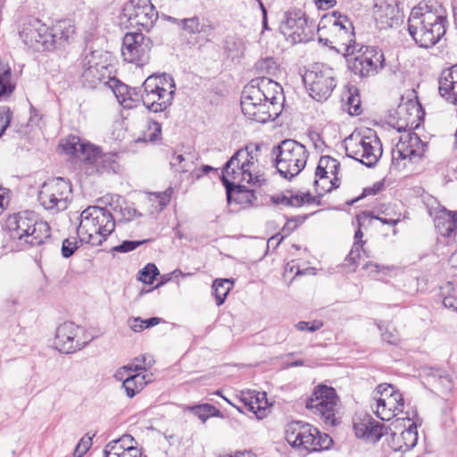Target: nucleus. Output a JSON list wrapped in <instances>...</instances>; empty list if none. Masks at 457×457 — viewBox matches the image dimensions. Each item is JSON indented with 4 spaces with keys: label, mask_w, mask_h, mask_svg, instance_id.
Returning a JSON list of instances; mask_svg holds the SVG:
<instances>
[{
    "label": "nucleus",
    "mask_w": 457,
    "mask_h": 457,
    "mask_svg": "<svg viewBox=\"0 0 457 457\" xmlns=\"http://www.w3.org/2000/svg\"><path fill=\"white\" fill-rule=\"evenodd\" d=\"M259 150V145H247L237 150L226 162L222 170L221 181L226 188L228 204L235 203L245 207L253 205L256 201L253 190L238 184L245 181L261 187L265 183L264 174L258 169L257 153Z\"/></svg>",
    "instance_id": "1"
},
{
    "label": "nucleus",
    "mask_w": 457,
    "mask_h": 457,
    "mask_svg": "<svg viewBox=\"0 0 457 457\" xmlns=\"http://www.w3.org/2000/svg\"><path fill=\"white\" fill-rule=\"evenodd\" d=\"M109 87L123 108L132 109L142 102L153 112H164L170 106L176 90L172 77L166 73L149 76L142 85L143 93L120 83L115 78L111 80Z\"/></svg>",
    "instance_id": "2"
},
{
    "label": "nucleus",
    "mask_w": 457,
    "mask_h": 457,
    "mask_svg": "<svg viewBox=\"0 0 457 457\" xmlns=\"http://www.w3.org/2000/svg\"><path fill=\"white\" fill-rule=\"evenodd\" d=\"M446 17L433 11L428 4H419L411 9L408 19V31L415 43L429 48L439 42L445 34Z\"/></svg>",
    "instance_id": "3"
},
{
    "label": "nucleus",
    "mask_w": 457,
    "mask_h": 457,
    "mask_svg": "<svg viewBox=\"0 0 457 457\" xmlns=\"http://www.w3.org/2000/svg\"><path fill=\"white\" fill-rule=\"evenodd\" d=\"M75 33V27L71 21H57L51 29L39 20H33L21 32L26 45L37 50H52Z\"/></svg>",
    "instance_id": "4"
},
{
    "label": "nucleus",
    "mask_w": 457,
    "mask_h": 457,
    "mask_svg": "<svg viewBox=\"0 0 457 457\" xmlns=\"http://www.w3.org/2000/svg\"><path fill=\"white\" fill-rule=\"evenodd\" d=\"M114 228V219L106 208L88 206L80 214L77 231L82 241L92 245H99L113 232Z\"/></svg>",
    "instance_id": "5"
},
{
    "label": "nucleus",
    "mask_w": 457,
    "mask_h": 457,
    "mask_svg": "<svg viewBox=\"0 0 457 457\" xmlns=\"http://www.w3.org/2000/svg\"><path fill=\"white\" fill-rule=\"evenodd\" d=\"M11 237L18 240L21 245H40L50 239V226L47 222L37 220L33 213L19 212L9 220Z\"/></svg>",
    "instance_id": "6"
},
{
    "label": "nucleus",
    "mask_w": 457,
    "mask_h": 457,
    "mask_svg": "<svg viewBox=\"0 0 457 457\" xmlns=\"http://www.w3.org/2000/svg\"><path fill=\"white\" fill-rule=\"evenodd\" d=\"M278 172L290 180L305 167L308 152L305 146L294 139L283 140L271 151Z\"/></svg>",
    "instance_id": "7"
},
{
    "label": "nucleus",
    "mask_w": 457,
    "mask_h": 457,
    "mask_svg": "<svg viewBox=\"0 0 457 457\" xmlns=\"http://www.w3.org/2000/svg\"><path fill=\"white\" fill-rule=\"evenodd\" d=\"M286 440L303 454L327 450L332 444L331 437L321 434L309 423L293 421L286 428Z\"/></svg>",
    "instance_id": "8"
},
{
    "label": "nucleus",
    "mask_w": 457,
    "mask_h": 457,
    "mask_svg": "<svg viewBox=\"0 0 457 457\" xmlns=\"http://www.w3.org/2000/svg\"><path fill=\"white\" fill-rule=\"evenodd\" d=\"M344 143L346 155L369 168L375 166L382 156L381 141L372 132L366 136L352 134Z\"/></svg>",
    "instance_id": "9"
},
{
    "label": "nucleus",
    "mask_w": 457,
    "mask_h": 457,
    "mask_svg": "<svg viewBox=\"0 0 457 457\" xmlns=\"http://www.w3.org/2000/svg\"><path fill=\"white\" fill-rule=\"evenodd\" d=\"M338 405L339 398L336 390L331 386L320 385L314 388L312 395L306 401L305 407L326 425L336 426Z\"/></svg>",
    "instance_id": "10"
},
{
    "label": "nucleus",
    "mask_w": 457,
    "mask_h": 457,
    "mask_svg": "<svg viewBox=\"0 0 457 457\" xmlns=\"http://www.w3.org/2000/svg\"><path fill=\"white\" fill-rule=\"evenodd\" d=\"M303 81L310 96L318 102L326 101L337 86L334 70L319 64L305 71Z\"/></svg>",
    "instance_id": "11"
},
{
    "label": "nucleus",
    "mask_w": 457,
    "mask_h": 457,
    "mask_svg": "<svg viewBox=\"0 0 457 457\" xmlns=\"http://www.w3.org/2000/svg\"><path fill=\"white\" fill-rule=\"evenodd\" d=\"M315 25L309 21L302 10L288 11L279 25V30L292 44L306 43L314 37Z\"/></svg>",
    "instance_id": "12"
},
{
    "label": "nucleus",
    "mask_w": 457,
    "mask_h": 457,
    "mask_svg": "<svg viewBox=\"0 0 457 457\" xmlns=\"http://www.w3.org/2000/svg\"><path fill=\"white\" fill-rule=\"evenodd\" d=\"M71 194V183L62 178H56L42 185L38 201L46 210L60 212L67 209Z\"/></svg>",
    "instance_id": "13"
},
{
    "label": "nucleus",
    "mask_w": 457,
    "mask_h": 457,
    "mask_svg": "<svg viewBox=\"0 0 457 457\" xmlns=\"http://www.w3.org/2000/svg\"><path fill=\"white\" fill-rule=\"evenodd\" d=\"M113 79L108 63L100 51H92L84 57L81 72V82L84 87L89 88H96L101 85L109 87Z\"/></svg>",
    "instance_id": "14"
},
{
    "label": "nucleus",
    "mask_w": 457,
    "mask_h": 457,
    "mask_svg": "<svg viewBox=\"0 0 457 457\" xmlns=\"http://www.w3.org/2000/svg\"><path fill=\"white\" fill-rule=\"evenodd\" d=\"M262 94L254 88V85L247 84L242 92L241 109L249 120L265 123L277 118L276 109L262 98Z\"/></svg>",
    "instance_id": "15"
},
{
    "label": "nucleus",
    "mask_w": 457,
    "mask_h": 457,
    "mask_svg": "<svg viewBox=\"0 0 457 457\" xmlns=\"http://www.w3.org/2000/svg\"><path fill=\"white\" fill-rule=\"evenodd\" d=\"M376 414L382 420H390L403 412L402 394L390 384H380L376 388Z\"/></svg>",
    "instance_id": "16"
},
{
    "label": "nucleus",
    "mask_w": 457,
    "mask_h": 457,
    "mask_svg": "<svg viewBox=\"0 0 457 457\" xmlns=\"http://www.w3.org/2000/svg\"><path fill=\"white\" fill-rule=\"evenodd\" d=\"M152 40L141 32H127L123 37L121 54L125 62L144 66L148 62Z\"/></svg>",
    "instance_id": "17"
},
{
    "label": "nucleus",
    "mask_w": 457,
    "mask_h": 457,
    "mask_svg": "<svg viewBox=\"0 0 457 457\" xmlns=\"http://www.w3.org/2000/svg\"><path fill=\"white\" fill-rule=\"evenodd\" d=\"M384 54L378 48L367 46L365 50L347 59L349 70L360 78H368L378 73L384 66Z\"/></svg>",
    "instance_id": "18"
},
{
    "label": "nucleus",
    "mask_w": 457,
    "mask_h": 457,
    "mask_svg": "<svg viewBox=\"0 0 457 457\" xmlns=\"http://www.w3.org/2000/svg\"><path fill=\"white\" fill-rule=\"evenodd\" d=\"M82 327L71 321L63 322L56 328L54 345L62 353H72L84 348L88 340Z\"/></svg>",
    "instance_id": "19"
},
{
    "label": "nucleus",
    "mask_w": 457,
    "mask_h": 457,
    "mask_svg": "<svg viewBox=\"0 0 457 457\" xmlns=\"http://www.w3.org/2000/svg\"><path fill=\"white\" fill-rule=\"evenodd\" d=\"M122 14L131 26H138L149 31L158 19V12L150 0H129L122 9Z\"/></svg>",
    "instance_id": "20"
},
{
    "label": "nucleus",
    "mask_w": 457,
    "mask_h": 457,
    "mask_svg": "<svg viewBox=\"0 0 457 457\" xmlns=\"http://www.w3.org/2000/svg\"><path fill=\"white\" fill-rule=\"evenodd\" d=\"M426 144L414 132H407L400 136L392 151V163L400 166V161L418 162L425 152Z\"/></svg>",
    "instance_id": "21"
},
{
    "label": "nucleus",
    "mask_w": 457,
    "mask_h": 457,
    "mask_svg": "<svg viewBox=\"0 0 457 457\" xmlns=\"http://www.w3.org/2000/svg\"><path fill=\"white\" fill-rule=\"evenodd\" d=\"M249 85H254V88L262 94V98L276 109L277 116L280 112L281 101L284 99L283 88L276 81L266 77L252 79Z\"/></svg>",
    "instance_id": "22"
},
{
    "label": "nucleus",
    "mask_w": 457,
    "mask_h": 457,
    "mask_svg": "<svg viewBox=\"0 0 457 457\" xmlns=\"http://www.w3.org/2000/svg\"><path fill=\"white\" fill-rule=\"evenodd\" d=\"M85 165L87 167V172L103 173L109 171H115L117 163L115 162V155L110 153L102 154L98 147L93 146L89 154V158L87 160Z\"/></svg>",
    "instance_id": "23"
},
{
    "label": "nucleus",
    "mask_w": 457,
    "mask_h": 457,
    "mask_svg": "<svg viewBox=\"0 0 457 457\" xmlns=\"http://www.w3.org/2000/svg\"><path fill=\"white\" fill-rule=\"evenodd\" d=\"M60 146L65 154L72 155L85 164L94 145L83 141L78 136L70 135L62 141Z\"/></svg>",
    "instance_id": "24"
},
{
    "label": "nucleus",
    "mask_w": 457,
    "mask_h": 457,
    "mask_svg": "<svg viewBox=\"0 0 457 457\" xmlns=\"http://www.w3.org/2000/svg\"><path fill=\"white\" fill-rule=\"evenodd\" d=\"M430 215L433 212L429 211ZM435 228L443 237H449L457 228V211H448L445 207H439L434 213Z\"/></svg>",
    "instance_id": "25"
},
{
    "label": "nucleus",
    "mask_w": 457,
    "mask_h": 457,
    "mask_svg": "<svg viewBox=\"0 0 457 457\" xmlns=\"http://www.w3.org/2000/svg\"><path fill=\"white\" fill-rule=\"evenodd\" d=\"M374 18L379 29L392 28L397 21V7L386 0L374 4Z\"/></svg>",
    "instance_id": "26"
},
{
    "label": "nucleus",
    "mask_w": 457,
    "mask_h": 457,
    "mask_svg": "<svg viewBox=\"0 0 457 457\" xmlns=\"http://www.w3.org/2000/svg\"><path fill=\"white\" fill-rule=\"evenodd\" d=\"M356 435L365 437L371 442L378 441L384 434L386 433V428L379 421L375 420L370 416L363 418L359 423L355 424Z\"/></svg>",
    "instance_id": "27"
},
{
    "label": "nucleus",
    "mask_w": 457,
    "mask_h": 457,
    "mask_svg": "<svg viewBox=\"0 0 457 457\" xmlns=\"http://www.w3.org/2000/svg\"><path fill=\"white\" fill-rule=\"evenodd\" d=\"M418 442L417 427L411 423L408 428L404 429L401 434H393L394 450L399 452H407L412 449Z\"/></svg>",
    "instance_id": "28"
},
{
    "label": "nucleus",
    "mask_w": 457,
    "mask_h": 457,
    "mask_svg": "<svg viewBox=\"0 0 457 457\" xmlns=\"http://www.w3.org/2000/svg\"><path fill=\"white\" fill-rule=\"evenodd\" d=\"M271 200L276 204H282L288 207H300L303 204H310L314 200V197L310 193L293 194L291 191L276 195L271 197Z\"/></svg>",
    "instance_id": "29"
},
{
    "label": "nucleus",
    "mask_w": 457,
    "mask_h": 457,
    "mask_svg": "<svg viewBox=\"0 0 457 457\" xmlns=\"http://www.w3.org/2000/svg\"><path fill=\"white\" fill-rule=\"evenodd\" d=\"M147 383L148 380H146L145 375H141L140 373L128 374L123 379L122 388L125 390L127 396L132 398L141 392Z\"/></svg>",
    "instance_id": "30"
},
{
    "label": "nucleus",
    "mask_w": 457,
    "mask_h": 457,
    "mask_svg": "<svg viewBox=\"0 0 457 457\" xmlns=\"http://www.w3.org/2000/svg\"><path fill=\"white\" fill-rule=\"evenodd\" d=\"M245 49V43L242 38L229 36L224 41V51L232 61L244 57Z\"/></svg>",
    "instance_id": "31"
},
{
    "label": "nucleus",
    "mask_w": 457,
    "mask_h": 457,
    "mask_svg": "<svg viewBox=\"0 0 457 457\" xmlns=\"http://www.w3.org/2000/svg\"><path fill=\"white\" fill-rule=\"evenodd\" d=\"M14 90V84L12 81V71L8 65L0 62V100L9 96Z\"/></svg>",
    "instance_id": "32"
},
{
    "label": "nucleus",
    "mask_w": 457,
    "mask_h": 457,
    "mask_svg": "<svg viewBox=\"0 0 457 457\" xmlns=\"http://www.w3.org/2000/svg\"><path fill=\"white\" fill-rule=\"evenodd\" d=\"M322 165L327 169V171L328 174H331L334 176L332 179H330L331 187L325 190L326 192L331 191L332 188H337L339 187L338 179H337V173L340 168V162L330 156H321L320 157V168Z\"/></svg>",
    "instance_id": "33"
},
{
    "label": "nucleus",
    "mask_w": 457,
    "mask_h": 457,
    "mask_svg": "<svg viewBox=\"0 0 457 457\" xmlns=\"http://www.w3.org/2000/svg\"><path fill=\"white\" fill-rule=\"evenodd\" d=\"M233 287V282L230 279H215L212 284L213 294L217 305H221Z\"/></svg>",
    "instance_id": "34"
},
{
    "label": "nucleus",
    "mask_w": 457,
    "mask_h": 457,
    "mask_svg": "<svg viewBox=\"0 0 457 457\" xmlns=\"http://www.w3.org/2000/svg\"><path fill=\"white\" fill-rule=\"evenodd\" d=\"M170 164L174 171L178 172H188L194 165L193 158L188 155L173 154Z\"/></svg>",
    "instance_id": "35"
},
{
    "label": "nucleus",
    "mask_w": 457,
    "mask_h": 457,
    "mask_svg": "<svg viewBox=\"0 0 457 457\" xmlns=\"http://www.w3.org/2000/svg\"><path fill=\"white\" fill-rule=\"evenodd\" d=\"M438 83V90L448 92L447 90L453 89V84H457V64L443 71Z\"/></svg>",
    "instance_id": "36"
},
{
    "label": "nucleus",
    "mask_w": 457,
    "mask_h": 457,
    "mask_svg": "<svg viewBox=\"0 0 457 457\" xmlns=\"http://www.w3.org/2000/svg\"><path fill=\"white\" fill-rule=\"evenodd\" d=\"M378 329L381 331L382 340L389 345H396L400 342L398 330L392 323L378 324Z\"/></svg>",
    "instance_id": "37"
},
{
    "label": "nucleus",
    "mask_w": 457,
    "mask_h": 457,
    "mask_svg": "<svg viewBox=\"0 0 457 457\" xmlns=\"http://www.w3.org/2000/svg\"><path fill=\"white\" fill-rule=\"evenodd\" d=\"M161 133V124L154 120H148L146 122V129L144 131L142 137L138 138V141L154 142L160 138Z\"/></svg>",
    "instance_id": "38"
},
{
    "label": "nucleus",
    "mask_w": 457,
    "mask_h": 457,
    "mask_svg": "<svg viewBox=\"0 0 457 457\" xmlns=\"http://www.w3.org/2000/svg\"><path fill=\"white\" fill-rule=\"evenodd\" d=\"M356 220H357V223L360 226H363L367 221H371L372 220H378L381 221L383 224L391 225V226L396 225L399 222V218L387 219V218H384V217L375 216L372 214V212H363L358 214L356 217Z\"/></svg>",
    "instance_id": "39"
},
{
    "label": "nucleus",
    "mask_w": 457,
    "mask_h": 457,
    "mask_svg": "<svg viewBox=\"0 0 457 457\" xmlns=\"http://www.w3.org/2000/svg\"><path fill=\"white\" fill-rule=\"evenodd\" d=\"M138 279L145 284L152 285L155 278L159 275V270L155 264L148 263L139 271Z\"/></svg>",
    "instance_id": "40"
},
{
    "label": "nucleus",
    "mask_w": 457,
    "mask_h": 457,
    "mask_svg": "<svg viewBox=\"0 0 457 457\" xmlns=\"http://www.w3.org/2000/svg\"><path fill=\"white\" fill-rule=\"evenodd\" d=\"M185 411H190L195 416L198 417L204 423L210 418V404H195V405H186Z\"/></svg>",
    "instance_id": "41"
},
{
    "label": "nucleus",
    "mask_w": 457,
    "mask_h": 457,
    "mask_svg": "<svg viewBox=\"0 0 457 457\" xmlns=\"http://www.w3.org/2000/svg\"><path fill=\"white\" fill-rule=\"evenodd\" d=\"M180 22L182 29L188 34H195L204 30V27L201 26L199 18L196 16L183 19L180 21Z\"/></svg>",
    "instance_id": "42"
},
{
    "label": "nucleus",
    "mask_w": 457,
    "mask_h": 457,
    "mask_svg": "<svg viewBox=\"0 0 457 457\" xmlns=\"http://www.w3.org/2000/svg\"><path fill=\"white\" fill-rule=\"evenodd\" d=\"M148 239L145 240H125L120 245H116L112 248L113 251L119 253H128L135 250L137 246L148 242Z\"/></svg>",
    "instance_id": "43"
},
{
    "label": "nucleus",
    "mask_w": 457,
    "mask_h": 457,
    "mask_svg": "<svg viewBox=\"0 0 457 457\" xmlns=\"http://www.w3.org/2000/svg\"><path fill=\"white\" fill-rule=\"evenodd\" d=\"M79 245L76 238H66L62 244V255L64 258H69L75 253Z\"/></svg>",
    "instance_id": "44"
},
{
    "label": "nucleus",
    "mask_w": 457,
    "mask_h": 457,
    "mask_svg": "<svg viewBox=\"0 0 457 457\" xmlns=\"http://www.w3.org/2000/svg\"><path fill=\"white\" fill-rule=\"evenodd\" d=\"M323 327V322L320 320H313L312 322L299 321L295 325V328L299 331L315 332Z\"/></svg>",
    "instance_id": "45"
},
{
    "label": "nucleus",
    "mask_w": 457,
    "mask_h": 457,
    "mask_svg": "<svg viewBox=\"0 0 457 457\" xmlns=\"http://www.w3.org/2000/svg\"><path fill=\"white\" fill-rule=\"evenodd\" d=\"M438 381L436 383L435 386L438 389H441L442 392H450L453 386L452 378L450 376L445 372L443 375H437Z\"/></svg>",
    "instance_id": "46"
},
{
    "label": "nucleus",
    "mask_w": 457,
    "mask_h": 457,
    "mask_svg": "<svg viewBox=\"0 0 457 457\" xmlns=\"http://www.w3.org/2000/svg\"><path fill=\"white\" fill-rule=\"evenodd\" d=\"M139 370H145V367H141L138 364H128L119 369L114 377L118 380H123L124 377L129 374V371L138 372Z\"/></svg>",
    "instance_id": "47"
},
{
    "label": "nucleus",
    "mask_w": 457,
    "mask_h": 457,
    "mask_svg": "<svg viewBox=\"0 0 457 457\" xmlns=\"http://www.w3.org/2000/svg\"><path fill=\"white\" fill-rule=\"evenodd\" d=\"M92 445V438L91 437H83L80 439L76 448L74 449L73 456L74 457H82L88 451V449Z\"/></svg>",
    "instance_id": "48"
},
{
    "label": "nucleus",
    "mask_w": 457,
    "mask_h": 457,
    "mask_svg": "<svg viewBox=\"0 0 457 457\" xmlns=\"http://www.w3.org/2000/svg\"><path fill=\"white\" fill-rule=\"evenodd\" d=\"M123 447L117 440L110 442L104 450V457H112V455H121Z\"/></svg>",
    "instance_id": "49"
},
{
    "label": "nucleus",
    "mask_w": 457,
    "mask_h": 457,
    "mask_svg": "<svg viewBox=\"0 0 457 457\" xmlns=\"http://www.w3.org/2000/svg\"><path fill=\"white\" fill-rule=\"evenodd\" d=\"M253 397H255V391L247 390L242 391L238 399L248 411H253V407L251 405L253 403Z\"/></svg>",
    "instance_id": "50"
},
{
    "label": "nucleus",
    "mask_w": 457,
    "mask_h": 457,
    "mask_svg": "<svg viewBox=\"0 0 457 457\" xmlns=\"http://www.w3.org/2000/svg\"><path fill=\"white\" fill-rule=\"evenodd\" d=\"M119 444L123 447V452L132 451V450H139L137 446H135V439L130 435H123L118 440Z\"/></svg>",
    "instance_id": "51"
},
{
    "label": "nucleus",
    "mask_w": 457,
    "mask_h": 457,
    "mask_svg": "<svg viewBox=\"0 0 457 457\" xmlns=\"http://www.w3.org/2000/svg\"><path fill=\"white\" fill-rule=\"evenodd\" d=\"M361 247L362 246H361V244H359L358 242H354L353 245V247H352V249H351V251L349 253V254L346 257V261L349 262L352 264L356 265L357 264V260L361 256L360 251H361Z\"/></svg>",
    "instance_id": "52"
},
{
    "label": "nucleus",
    "mask_w": 457,
    "mask_h": 457,
    "mask_svg": "<svg viewBox=\"0 0 457 457\" xmlns=\"http://www.w3.org/2000/svg\"><path fill=\"white\" fill-rule=\"evenodd\" d=\"M306 217H294L287 220L286 226L283 228V231L287 233V235H289L292 231H294L298 224L302 223Z\"/></svg>",
    "instance_id": "53"
},
{
    "label": "nucleus",
    "mask_w": 457,
    "mask_h": 457,
    "mask_svg": "<svg viewBox=\"0 0 457 457\" xmlns=\"http://www.w3.org/2000/svg\"><path fill=\"white\" fill-rule=\"evenodd\" d=\"M439 90L440 95L446 99L449 103L457 105V84H453V89Z\"/></svg>",
    "instance_id": "54"
},
{
    "label": "nucleus",
    "mask_w": 457,
    "mask_h": 457,
    "mask_svg": "<svg viewBox=\"0 0 457 457\" xmlns=\"http://www.w3.org/2000/svg\"><path fill=\"white\" fill-rule=\"evenodd\" d=\"M172 193L173 190L171 187H169L164 192L154 193L156 197L159 199V205L161 207H164L170 203Z\"/></svg>",
    "instance_id": "55"
},
{
    "label": "nucleus",
    "mask_w": 457,
    "mask_h": 457,
    "mask_svg": "<svg viewBox=\"0 0 457 457\" xmlns=\"http://www.w3.org/2000/svg\"><path fill=\"white\" fill-rule=\"evenodd\" d=\"M347 104L349 105V113L351 115H358L360 113V101L354 96L348 97Z\"/></svg>",
    "instance_id": "56"
},
{
    "label": "nucleus",
    "mask_w": 457,
    "mask_h": 457,
    "mask_svg": "<svg viewBox=\"0 0 457 457\" xmlns=\"http://www.w3.org/2000/svg\"><path fill=\"white\" fill-rule=\"evenodd\" d=\"M445 372L444 370L441 369H436V368H428L426 370V375L428 378L429 379V382H431L434 386L438 381L437 375H443Z\"/></svg>",
    "instance_id": "57"
},
{
    "label": "nucleus",
    "mask_w": 457,
    "mask_h": 457,
    "mask_svg": "<svg viewBox=\"0 0 457 457\" xmlns=\"http://www.w3.org/2000/svg\"><path fill=\"white\" fill-rule=\"evenodd\" d=\"M384 187L383 182H377L371 187L364 188L362 195H374L378 194Z\"/></svg>",
    "instance_id": "58"
},
{
    "label": "nucleus",
    "mask_w": 457,
    "mask_h": 457,
    "mask_svg": "<svg viewBox=\"0 0 457 457\" xmlns=\"http://www.w3.org/2000/svg\"><path fill=\"white\" fill-rule=\"evenodd\" d=\"M161 319L160 318H157V317H153V318H150V319H146V320H142L141 318H136V321L137 322H141V323H144L145 324V328H151V327H154L155 325H158L160 322H161Z\"/></svg>",
    "instance_id": "59"
},
{
    "label": "nucleus",
    "mask_w": 457,
    "mask_h": 457,
    "mask_svg": "<svg viewBox=\"0 0 457 457\" xmlns=\"http://www.w3.org/2000/svg\"><path fill=\"white\" fill-rule=\"evenodd\" d=\"M443 304L445 307L448 309L457 310V299L452 296L445 297L443 300Z\"/></svg>",
    "instance_id": "60"
},
{
    "label": "nucleus",
    "mask_w": 457,
    "mask_h": 457,
    "mask_svg": "<svg viewBox=\"0 0 457 457\" xmlns=\"http://www.w3.org/2000/svg\"><path fill=\"white\" fill-rule=\"evenodd\" d=\"M273 63L274 62H273L272 59H264V60L260 61L257 63L256 67L258 70H261V71L266 70L267 72H269V70H270L271 64H273Z\"/></svg>",
    "instance_id": "61"
},
{
    "label": "nucleus",
    "mask_w": 457,
    "mask_h": 457,
    "mask_svg": "<svg viewBox=\"0 0 457 457\" xmlns=\"http://www.w3.org/2000/svg\"><path fill=\"white\" fill-rule=\"evenodd\" d=\"M129 327L130 328L135 331V332H140L142 331L143 329H145V328L144 327L145 324L144 323H141V322H137L136 321V318H133L132 320H129Z\"/></svg>",
    "instance_id": "62"
},
{
    "label": "nucleus",
    "mask_w": 457,
    "mask_h": 457,
    "mask_svg": "<svg viewBox=\"0 0 457 457\" xmlns=\"http://www.w3.org/2000/svg\"><path fill=\"white\" fill-rule=\"evenodd\" d=\"M142 456V453H141V450H132V451H126V452H123L121 453V455L120 456H115V455H112V457H141Z\"/></svg>",
    "instance_id": "63"
},
{
    "label": "nucleus",
    "mask_w": 457,
    "mask_h": 457,
    "mask_svg": "<svg viewBox=\"0 0 457 457\" xmlns=\"http://www.w3.org/2000/svg\"><path fill=\"white\" fill-rule=\"evenodd\" d=\"M253 407V411L252 412L258 415L259 412L264 411V405L258 404V394L255 393V397L253 399V403L251 404Z\"/></svg>",
    "instance_id": "64"
}]
</instances>
